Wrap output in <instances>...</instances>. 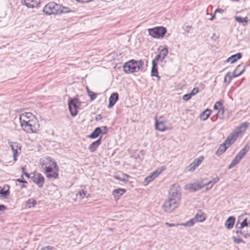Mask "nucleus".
Masks as SVG:
<instances>
[{
	"label": "nucleus",
	"mask_w": 250,
	"mask_h": 250,
	"mask_svg": "<svg viewBox=\"0 0 250 250\" xmlns=\"http://www.w3.org/2000/svg\"><path fill=\"white\" fill-rule=\"evenodd\" d=\"M191 95L189 94H185L183 97V100L185 101H188V100H189L191 98Z\"/></svg>",
	"instance_id": "49"
},
{
	"label": "nucleus",
	"mask_w": 250,
	"mask_h": 250,
	"mask_svg": "<svg viewBox=\"0 0 250 250\" xmlns=\"http://www.w3.org/2000/svg\"><path fill=\"white\" fill-rule=\"evenodd\" d=\"M152 68H151V76H156L157 77L158 80L160 79V77L158 76V72L157 70V64H152Z\"/></svg>",
	"instance_id": "28"
},
{
	"label": "nucleus",
	"mask_w": 250,
	"mask_h": 250,
	"mask_svg": "<svg viewBox=\"0 0 250 250\" xmlns=\"http://www.w3.org/2000/svg\"><path fill=\"white\" fill-rule=\"evenodd\" d=\"M204 187H205L204 184L201 185L199 184H188L185 186V188L186 189L189 190L190 191L194 192L198 190L201 189Z\"/></svg>",
	"instance_id": "14"
},
{
	"label": "nucleus",
	"mask_w": 250,
	"mask_h": 250,
	"mask_svg": "<svg viewBox=\"0 0 250 250\" xmlns=\"http://www.w3.org/2000/svg\"><path fill=\"white\" fill-rule=\"evenodd\" d=\"M87 192L84 190H82L81 191H79L77 194V197L79 196V198L80 199H83L84 197H87V196L86 195Z\"/></svg>",
	"instance_id": "39"
},
{
	"label": "nucleus",
	"mask_w": 250,
	"mask_h": 250,
	"mask_svg": "<svg viewBox=\"0 0 250 250\" xmlns=\"http://www.w3.org/2000/svg\"><path fill=\"white\" fill-rule=\"evenodd\" d=\"M215 13L211 17V18L210 19V20L212 21L214 19V17H215Z\"/></svg>",
	"instance_id": "58"
},
{
	"label": "nucleus",
	"mask_w": 250,
	"mask_h": 250,
	"mask_svg": "<svg viewBox=\"0 0 250 250\" xmlns=\"http://www.w3.org/2000/svg\"><path fill=\"white\" fill-rule=\"evenodd\" d=\"M13 152L14 160L16 161L17 157L21 153V146L17 142H8Z\"/></svg>",
	"instance_id": "9"
},
{
	"label": "nucleus",
	"mask_w": 250,
	"mask_h": 250,
	"mask_svg": "<svg viewBox=\"0 0 250 250\" xmlns=\"http://www.w3.org/2000/svg\"><path fill=\"white\" fill-rule=\"evenodd\" d=\"M234 19L236 21L241 24L243 26H246L248 22V19L247 17L242 18L238 16H235Z\"/></svg>",
	"instance_id": "24"
},
{
	"label": "nucleus",
	"mask_w": 250,
	"mask_h": 250,
	"mask_svg": "<svg viewBox=\"0 0 250 250\" xmlns=\"http://www.w3.org/2000/svg\"><path fill=\"white\" fill-rule=\"evenodd\" d=\"M236 139L237 135H234L232 133H231L227 137L223 144H225V146L228 147L235 141Z\"/></svg>",
	"instance_id": "16"
},
{
	"label": "nucleus",
	"mask_w": 250,
	"mask_h": 250,
	"mask_svg": "<svg viewBox=\"0 0 250 250\" xmlns=\"http://www.w3.org/2000/svg\"><path fill=\"white\" fill-rule=\"evenodd\" d=\"M223 12H224V10H223L222 9L218 8L215 10V14H216L217 12L220 13H223Z\"/></svg>",
	"instance_id": "52"
},
{
	"label": "nucleus",
	"mask_w": 250,
	"mask_h": 250,
	"mask_svg": "<svg viewBox=\"0 0 250 250\" xmlns=\"http://www.w3.org/2000/svg\"><path fill=\"white\" fill-rule=\"evenodd\" d=\"M25 170V168L24 167H22V171L23 173V174L28 178L29 177V174L27 173H26V172H25L24 171Z\"/></svg>",
	"instance_id": "53"
},
{
	"label": "nucleus",
	"mask_w": 250,
	"mask_h": 250,
	"mask_svg": "<svg viewBox=\"0 0 250 250\" xmlns=\"http://www.w3.org/2000/svg\"><path fill=\"white\" fill-rule=\"evenodd\" d=\"M230 72H228L227 73V74L225 75L224 79V82H228V83H229L231 81L232 76H230Z\"/></svg>",
	"instance_id": "41"
},
{
	"label": "nucleus",
	"mask_w": 250,
	"mask_h": 250,
	"mask_svg": "<svg viewBox=\"0 0 250 250\" xmlns=\"http://www.w3.org/2000/svg\"><path fill=\"white\" fill-rule=\"evenodd\" d=\"M25 185H22V186H21V188H25Z\"/></svg>",
	"instance_id": "59"
},
{
	"label": "nucleus",
	"mask_w": 250,
	"mask_h": 250,
	"mask_svg": "<svg viewBox=\"0 0 250 250\" xmlns=\"http://www.w3.org/2000/svg\"><path fill=\"white\" fill-rule=\"evenodd\" d=\"M156 128L160 131H164L167 129L165 124L163 122H159L157 120L155 122Z\"/></svg>",
	"instance_id": "25"
},
{
	"label": "nucleus",
	"mask_w": 250,
	"mask_h": 250,
	"mask_svg": "<svg viewBox=\"0 0 250 250\" xmlns=\"http://www.w3.org/2000/svg\"><path fill=\"white\" fill-rule=\"evenodd\" d=\"M235 232L238 236L250 237V214L239 216L235 225Z\"/></svg>",
	"instance_id": "2"
},
{
	"label": "nucleus",
	"mask_w": 250,
	"mask_h": 250,
	"mask_svg": "<svg viewBox=\"0 0 250 250\" xmlns=\"http://www.w3.org/2000/svg\"><path fill=\"white\" fill-rule=\"evenodd\" d=\"M164 59L162 58L161 55H157L155 58L152 60V64H156L159 61L162 62Z\"/></svg>",
	"instance_id": "38"
},
{
	"label": "nucleus",
	"mask_w": 250,
	"mask_h": 250,
	"mask_svg": "<svg viewBox=\"0 0 250 250\" xmlns=\"http://www.w3.org/2000/svg\"><path fill=\"white\" fill-rule=\"evenodd\" d=\"M196 222H197L194 219V218H193L185 223L180 224V225L186 227H191Z\"/></svg>",
	"instance_id": "37"
},
{
	"label": "nucleus",
	"mask_w": 250,
	"mask_h": 250,
	"mask_svg": "<svg viewBox=\"0 0 250 250\" xmlns=\"http://www.w3.org/2000/svg\"><path fill=\"white\" fill-rule=\"evenodd\" d=\"M108 229H109L110 230H112L113 229H111V228H109Z\"/></svg>",
	"instance_id": "61"
},
{
	"label": "nucleus",
	"mask_w": 250,
	"mask_h": 250,
	"mask_svg": "<svg viewBox=\"0 0 250 250\" xmlns=\"http://www.w3.org/2000/svg\"><path fill=\"white\" fill-rule=\"evenodd\" d=\"M52 161V158L49 156L43 158L40 160V163L42 166V168L45 172H52V168L47 165Z\"/></svg>",
	"instance_id": "8"
},
{
	"label": "nucleus",
	"mask_w": 250,
	"mask_h": 250,
	"mask_svg": "<svg viewBox=\"0 0 250 250\" xmlns=\"http://www.w3.org/2000/svg\"><path fill=\"white\" fill-rule=\"evenodd\" d=\"M46 176L48 178L57 179L58 177V171L52 169V172H45Z\"/></svg>",
	"instance_id": "27"
},
{
	"label": "nucleus",
	"mask_w": 250,
	"mask_h": 250,
	"mask_svg": "<svg viewBox=\"0 0 250 250\" xmlns=\"http://www.w3.org/2000/svg\"><path fill=\"white\" fill-rule=\"evenodd\" d=\"M165 225L168 227H177L181 226L180 224H171L168 222L165 223Z\"/></svg>",
	"instance_id": "50"
},
{
	"label": "nucleus",
	"mask_w": 250,
	"mask_h": 250,
	"mask_svg": "<svg viewBox=\"0 0 250 250\" xmlns=\"http://www.w3.org/2000/svg\"><path fill=\"white\" fill-rule=\"evenodd\" d=\"M81 105V103L77 99H71L68 102V108L72 116H75L77 113V109Z\"/></svg>",
	"instance_id": "7"
},
{
	"label": "nucleus",
	"mask_w": 250,
	"mask_h": 250,
	"mask_svg": "<svg viewBox=\"0 0 250 250\" xmlns=\"http://www.w3.org/2000/svg\"><path fill=\"white\" fill-rule=\"evenodd\" d=\"M204 157L201 156L195 159L192 163L196 167H197L199 166V165L202 163Z\"/></svg>",
	"instance_id": "35"
},
{
	"label": "nucleus",
	"mask_w": 250,
	"mask_h": 250,
	"mask_svg": "<svg viewBox=\"0 0 250 250\" xmlns=\"http://www.w3.org/2000/svg\"><path fill=\"white\" fill-rule=\"evenodd\" d=\"M248 149H246V146L242 149L240 152L235 156H236L239 160H241L244 156L246 154Z\"/></svg>",
	"instance_id": "31"
},
{
	"label": "nucleus",
	"mask_w": 250,
	"mask_h": 250,
	"mask_svg": "<svg viewBox=\"0 0 250 250\" xmlns=\"http://www.w3.org/2000/svg\"><path fill=\"white\" fill-rule=\"evenodd\" d=\"M6 209V207L3 205H0V211Z\"/></svg>",
	"instance_id": "56"
},
{
	"label": "nucleus",
	"mask_w": 250,
	"mask_h": 250,
	"mask_svg": "<svg viewBox=\"0 0 250 250\" xmlns=\"http://www.w3.org/2000/svg\"><path fill=\"white\" fill-rule=\"evenodd\" d=\"M101 133V128L99 127H96L89 136V137L91 138H96L100 135Z\"/></svg>",
	"instance_id": "30"
},
{
	"label": "nucleus",
	"mask_w": 250,
	"mask_h": 250,
	"mask_svg": "<svg viewBox=\"0 0 250 250\" xmlns=\"http://www.w3.org/2000/svg\"><path fill=\"white\" fill-rule=\"evenodd\" d=\"M149 35L153 38H163L167 32L166 28L162 26L156 27L153 28H150L148 30Z\"/></svg>",
	"instance_id": "6"
},
{
	"label": "nucleus",
	"mask_w": 250,
	"mask_h": 250,
	"mask_svg": "<svg viewBox=\"0 0 250 250\" xmlns=\"http://www.w3.org/2000/svg\"><path fill=\"white\" fill-rule=\"evenodd\" d=\"M232 239H233V242L236 244H239L240 243H244V241H243V240L240 238H237V237L233 236V237H232Z\"/></svg>",
	"instance_id": "45"
},
{
	"label": "nucleus",
	"mask_w": 250,
	"mask_h": 250,
	"mask_svg": "<svg viewBox=\"0 0 250 250\" xmlns=\"http://www.w3.org/2000/svg\"><path fill=\"white\" fill-rule=\"evenodd\" d=\"M219 108V106L217 104V102L213 106V109L215 110H218Z\"/></svg>",
	"instance_id": "54"
},
{
	"label": "nucleus",
	"mask_w": 250,
	"mask_h": 250,
	"mask_svg": "<svg viewBox=\"0 0 250 250\" xmlns=\"http://www.w3.org/2000/svg\"><path fill=\"white\" fill-rule=\"evenodd\" d=\"M242 57V55L240 53H238L235 55H232L230 57H229L227 62H230L231 63H233L234 62H236L238 60L241 59Z\"/></svg>",
	"instance_id": "23"
},
{
	"label": "nucleus",
	"mask_w": 250,
	"mask_h": 250,
	"mask_svg": "<svg viewBox=\"0 0 250 250\" xmlns=\"http://www.w3.org/2000/svg\"><path fill=\"white\" fill-rule=\"evenodd\" d=\"M128 177L129 176L127 175H124L123 178H121V177H119V176H117V177H116V178L120 181H126L127 180Z\"/></svg>",
	"instance_id": "46"
},
{
	"label": "nucleus",
	"mask_w": 250,
	"mask_h": 250,
	"mask_svg": "<svg viewBox=\"0 0 250 250\" xmlns=\"http://www.w3.org/2000/svg\"><path fill=\"white\" fill-rule=\"evenodd\" d=\"M125 192V190L123 188L116 189L114 190L115 193L119 194L120 195L123 194Z\"/></svg>",
	"instance_id": "43"
},
{
	"label": "nucleus",
	"mask_w": 250,
	"mask_h": 250,
	"mask_svg": "<svg viewBox=\"0 0 250 250\" xmlns=\"http://www.w3.org/2000/svg\"><path fill=\"white\" fill-rule=\"evenodd\" d=\"M235 217L233 216H230L226 221L225 226L226 228L228 229H230L233 227L235 222Z\"/></svg>",
	"instance_id": "21"
},
{
	"label": "nucleus",
	"mask_w": 250,
	"mask_h": 250,
	"mask_svg": "<svg viewBox=\"0 0 250 250\" xmlns=\"http://www.w3.org/2000/svg\"><path fill=\"white\" fill-rule=\"evenodd\" d=\"M217 104L219 106L218 109V114L220 118H223L224 117V114L225 112L224 107L223 106L222 103L221 101L217 102Z\"/></svg>",
	"instance_id": "26"
},
{
	"label": "nucleus",
	"mask_w": 250,
	"mask_h": 250,
	"mask_svg": "<svg viewBox=\"0 0 250 250\" xmlns=\"http://www.w3.org/2000/svg\"><path fill=\"white\" fill-rule=\"evenodd\" d=\"M118 94L117 93H113L109 98L108 108H111L118 100Z\"/></svg>",
	"instance_id": "18"
},
{
	"label": "nucleus",
	"mask_w": 250,
	"mask_h": 250,
	"mask_svg": "<svg viewBox=\"0 0 250 250\" xmlns=\"http://www.w3.org/2000/svg\"><path fill=\"white\" fill-rule=\"evenodd\" d=\"M210 188H210V187H209V188H207V190L210 189Z\"/></svg>",
	"instance_id": "60"
},
{
	"label": "nucleus",
	"mask_w": 250,
	"mask_h": 250,
	"mask_svg": "<svg viewBox=\"0 0 250 250\" xmlns=\"http://www.w3.org/2000/svg\"><path fill=\"white\" fill-rule=\"evenodd\" d=\"M9 192L8 189L4 190L3 188H1L0 187V194L3 195V196H6L9 194Z\"/></svg>",
	"instance_id": "44"
},
{
	"label": "nucleus",
	"mask_w": 250,
	"mask_h": 250,
	"mask_svg": "<svg viewBox=\"0 0 250 250\" xmlns=\"http://www.w3.org/2000/svg\"><path fill=\"white\" fill-rule=\"evenodd\" d=\"M21 3L25 5L28 8H33L36 7L39 2L35 0H21Z\"/></svg>",
	"instance_id": "19"
},
{
	"label": "nucleus",
	"mask_w": 250,
	"mask_h": 250,
	"mask_svg": "<svg viewBox=\"0 0 250 250\" xmlns=\"http://www.w3.org/2000/svg\"><path fill=\"white\" fill-rule=\"evenodd\" d=\"M101 142L102 139L101 138H100L96 141L93 142L91 145H89L88 147V149L89 151L91 152H94L101 144Z\"/></svg>",
	"instance_id": "20"
},
{
	"label": "nucleus",
	"mask_w": 250,
	"mask_h": 250,
	"mask_svg": "<svg viewBox=\"0 0 250 250\" xmlns=\"http://www.w3.org/2000/svg\"><path fill=\"white\" fill-rule=\"evenodd\" d=\"M41 250H51V248L50 247L48 246L42 249Z\"/></svg>",
	"instance_id": "57"
},
{
	"label": "nucleus",
	"mask_w": 250,
	"mask_h": 250,
	"mask_svg": "<svg viewBox=\"0 0 250 250\" xmlns=\"http://www.w3.org/2000/svg\"><path fill=\"white\" fill-rule=\"evenodd\" d=\"M144 62L141 60L137 61L132 60L125 63L123 66V70L126 73L138 72L142 68Z\"/></svg>",
	"instance_id": "4"
},
{
	"label": "nucleus",
	"mask_w": 250,
	"mask_h": 250,
	"mask_svg": "<svg viewBox=\"0 0 250 250\" xmlns=\"http://www.w3.org/2000/svg\"><path fill=\"white\" fill-rule=\"evenodd\" d=\"M227 146H225V144H222L217 150L216 152V154L218 156H220L225 152L227 148Z\"/></svg>",
	"instance_id": "29"
},
{
	"label": "nucleus",
	"mask_w": 250,
	"mask_h": 250,
	"mask_svg": "<svg viewBox=\"0 0 250 250\" xmlns=\"http://www.w3.org/2000/svg\"><path fill=\"white\" fill-rule=\"evenodd\" d=\"M211 110L209 109H206L200 115V119L202 121H206L210 115Z\"/></svg>",
	"instance_id": "22"
},
{
	"label": "nucleus",
	"mask_w": 250,
	"mask_h": 250,
	"mask_svg": "<svg viewBox=\"0 0 250 250\" xmlns=\"http://www.w3.org/2000/svg\"><path fill=\"white\" fill-rule=\"evenodd\" d=\"M249 126V124L247 122L242 123L240 125L237 127L233 132L234 135H237V138L242 132H244Z\"/></svg>",
	"instance_id": "12"
},
{
	"label": "nucleus",
	"mask_w": 250,
	"mask_h": 250,
	"mask_svg": "<svg viewBox=\"0 0 250 250\" xmlns=\"http://www.w3.org/2000/svg\"><path fill=\"white\" fill-rule=\"evenodd\" d=\"M240 160H239L236 156L232 160L231 163L228 167L229 169H231L235 165H236L239 162Z\"/></svg>",
	"instance_id": "34"
},
{
	"label": "nucleus",
	"mask_w": 250,
	"mask_h": 250,
	"mask_svg": "<svg viewBox=\"0 0 250 250\" xmlns=\"http://www.w3.org/2000/svg\"><path fill=\"white\" fill-rule=\"evenodd\" d=\"M199 91V88L198 87H194L191 92L189 93L190 95H191V96L195 95L196 94H197Z\"/></svg>",
	"instance_id": "47"
},
{
	"label": "nucleus",
	"mask_w": 250,
	"mask_h": 250,
	"mask_svg": "<svg viewBox=\"0 0 250 250\" xmlns=\"http://www.w3.org/2000/svg\"><path fill=\"white\" fill-rule=\"evenodd\" d=\"M179 203L180 201L175 199L168 198L165 201L162 208L165 212L170 213L178 207Z\"/></svg>",
	"instance_id": "5"
},
{
	"label": "nucleus",
	"mask_w": 250,
	"mask_h": 250,
	"mask_svg": "<svg viewBox=\"0 0 250 250\" xmlns=\"http://www.w3.org/2000/svg\"><path fill=\"white\" fill-rule=\"evenodd\" d=\"M245 70V67L242 64L238 65L233 72L232 77L233 78L238 77L241 75Z\"/></svg>",
	"instance_id": "15"
},
{
	"label": "nucleus",
	"mask_w": 250,
	"mask_h": 250,
	"mask_svg": "<svg viewBox=\"0 0 250 250\" xmlns=\"http://www.w3.org/2000/svg\"><path fill=\"white\" fill-rule=\"evenodd\" d=\"M204 157L201 156L195 159L192 163L196 167H197L199 166V165L202 163Z\"/></svg>",
	"instance_id": "36"
},
{
	"label": "nucleus",
	"mask_w": 250,
	"mask_h": 250,
	"mask_svg": "<svg viewBox=\"0 0 250 250\" xmlns=\"http://www.w3.org/2000/svg\"><path fill=\"white\" fill-rule=\"evenodd\" d=\"M104 128L105 129H107L106 127H105V126H104Z\"/></svg>",
	"instance_id": "62"
},
{
	"label": "nucleus",
	"mask_w": 250,
	"mask_h": 250,
	"mask_svg": "<svg viewBox=\"0 0 250 250\" xmlns=\"http://www.w3.org/2000/svg\"><path fill=\"white\" fill-rule=\"evenodd\" d=\"M219 181V177H216L215 178H213L211 181L208 182V183L204 184L205 186H208L210 185V188H211L214 184L217 183Z\"/></svg>",
	"instance_id": "32"
},
{
	"label": "nucleus",
	"mask_w": 250,
	"mask_h": 250,
	"mask_svg": "<svg viewBox=\"0 0 250 250\" xmlns=\"http://www.w3.org/2000/svg\"><path fill=\"white\" fill-rule=\"evenodd\" d=\"M19 120L22 129L27 133H37L40 125L37 119L30 112L21 114Z\"/></svg>",
	"instance_id": "1"
},
{
	"label": "nucleus",
	"mask_w": 250,
	"mask_h": 250,
	"mask_svg": "<svg viewBox=\"0 0 250 250\" xmlns=\"http://www.w3.org/2000/svg\"><path fill=\"white\" fill-rule=\"evenodd\" d=\"M181 198V195L179 191L175 186L171 187L169 192L168 199H175V200L180 201Z\"/></svg>",
	"instance_id": "10"
},
{
	"label": "nucleus",
	"mask_w": 250,
	"mask_h": 250,
	"mask_svg": "<svg viewBox=\"0 0 250 250\" xmlns=\"http://www.w3.org/2000/svg\"><path fill=\"white\" fill-rule=\"evenodd\" d=\"M86 89L88 95L90 97V100L91 101L94 100L97 97V94L96 93H94L93 92L90 91L87 87H86Z\"/></svg>",
	"instance_id": "33"
},
{
	"label": "nucleus",
	"mask_w": 250,
	"mask_h": 250,
	"mask_svg": "<svg viewBox=\"0 0 250 250\" xmlns=\"http://www.w3.org/2000/svg\"><path fill=\"white\" fill-rule=\"evenodd\" d=\"M194 218L197 222H202L205 220L206 216L201 210H198Z\"/></svg>",
	"instance_id": "17"
},
{
	"label": "nucleus",
	"mask_w": 250,
	"mask_h": 250,
	"mask_svg": "<svg viewBox=\"0 0 250 250\" xmlns=\"http://www.w3.org/2000/svg\"><path fill=\"white\" fill-rule=\"evenodd\" d=\"M36 204V201L33 199H30L27 202L26 206L28 208H30L31 207H34Z\"/></svg>",
	"instance_id": "40"
},
{
	"label": "nucleus",
	"mask_w": 250,
	"mask_h": 250,
	"mask_svg": "<svg viewBox=\"0 0 250 250\" xmlns=\"http://www.w3.org/2000/svg\"><path fill=\"white\" fill-rule=\"evenodd\" d=\"M17 181L19 182V183H27V182L25 180H22L21 179H18L17 180Z\"/></svg>",
	"instance_id": "55"
},
{
	"label": "nucleus",
	"mask_w": 250,
	"mask_h": 250,
	"mask_svg": "<svg viewBox=\"0 0 250 250\" xmlns=\"http://www.w3.org/2000/svg\"><path fill=\"white\" fill-rule=\"evenodd\" d=\"M196 167L191 163L188 167V171H193L196 169Z\"/></svg>",
	"instance_id": "48"
},
{
	"label": "nucleus",
	"mask_w": 250,
	"mask_h": 250,
	"mask_svg": "<svg viewBox=\"0 0 250 250\" xmlns=\"http://www.w3.org/2000/svg\"><path fill=\"white\" fill-rule=\"evenodd\" d=\"M43 12L47 15H57L67 14L73 11L69 7L62 6L54 2H50L44 6Z\"/></svg>",
	"instance_id": "3"
},
{
	"label": "nucleus",
	"mask_w": 250,
	"mask_h": 250,
	"mask_svg": "<svg viewBox=\"0 0 250 250\" xmlns=\"http://www.w3.org/2000/svg\"><path fill=\"white\" fill-rule=\"evenodd\" d=\"M32 180L40 188L42 187L44 181V178L41 173H36L34 174V175L32 177Z\"/></svg>",
	"instance_id": "11"
},
{
	"label": "nucleus",
	"mask_w": 250,
	"mask_h": 250,
	"mask_svg": "<svg viewBox=\"0 0 250 250\" xmlns=\"http://www.w3.org/2000/svg\"><path fill=\"white\" fill-rule=\"evenodd\" d=\"M168 51L167 47H165L164 49H162L160 52V53L163 55L162 58L165 59V58L167 56L168 54Z\"/></svg>",
	"instance_id": "42"
},
{
	"label": "nucleus",
	"mask_w": 250,
	"mask_h": 250,
	"mask_svg": "<svg viewBox=\"0 0 250 250\" xmlns=\"http://www.w3.org/2000/svg\"><path fill=\"white\" fill-rule=\"evenodd\" d=\"M163 169H157L145 178V182L148 184L154 180L163 171Z\"/></svg>",
	"instance_id": "13"
},
{
	"label": "nucleus",
	"mask_w": 250,
	"mask_h": 250,
	"mask_svg": "<svg viewBox=\"0 0 250 250\" xmlns=\"http://www.w3.org/2000/svg\"><path fill=\"white\" fill-rule=\"evenodd\" d=\"M52 166H53V167L55 170L56 171H59V167L58 166L55 162H52Z\"/></svg>",
	"instance_id": "51"
}]
</instances>
